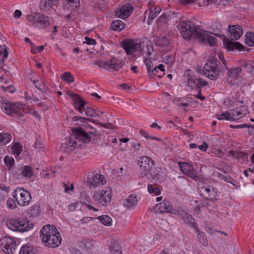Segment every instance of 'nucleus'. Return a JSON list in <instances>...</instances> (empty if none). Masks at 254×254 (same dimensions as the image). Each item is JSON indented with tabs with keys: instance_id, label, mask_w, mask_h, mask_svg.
Instances as JSON below:
<instances>
[{
	"instance_id": "obj_5",
	"label": "nucleus",
	"mask_w": 254,
	"mask_h": 254,
	"mask_svg": "<svg viewBox=\"0 0 254 254\" xmlns=\"http://www.w3.org/2000/svg\"><path fill=\"white\" fill-rule=\"evenodd\" d=\"M121 45L128 55L135 52H142L145 47V42L138 39L125 40L122 41Z\"/></svg>"
},
{
	"instance_id": "obj_62",
	"label": "nucleus",
	"mask_w": 254,
	"mask_h": 254,
	"mask_svg": "<svg viewBox=\"0 0 254 254\" xmlns=\"http://www.w3.org/2000/svg\"><path fill=\"white\" fill-rule=\"evenodd\" d=\"M211 189L208 188V187H202L201 188V190H200L201 192V195H203L204 197H205V195L208 194L211 190Z\"/></svg>"
},
{
	"instance_id": "obj_60",
	"label": "nucleus",
	"mask_w": 254,
	"mask_h": 254,
	"mask_svg": "<svg viewBox=\"0 0 254 254\" xmlns=\"http://www.w3.org/2000/svg\"><path fill=\"white\" fill-rule=\"evenodd\" d=\"M1 88L3 91H7L9 93H13L15 91V88L11 85L7 86L6 87L2 86Z\"/></svg>"
},
{
	"instance_id": "obj_34",
	"label": "nucleus",
	"mask_w": 254,
	"mask_h": 254,
	"mask_svg": "<svg viewBox=\"0 0 254 254\" xmlns=\"http://www.w3.org/2000/svg\"><path fill=\"white\" fill-rule=\"evenodd\" d=\"M110 252L112 254H122V247L118 242H114L111 246Z\"/></svg>"
},
{
	"instance_id": "obj_50",
	"label": "nucleus",
	"mask_w": 254,
	"mask_h": 254,
	"mask_svg": "<svg viewBox=\"0 0 254 254\" xmlns=\"http://www.w3.org/2000/svg\"><path fill=\"white\" fill-rule=\"evenodd\" d=\"M149 8L150 11L148 16L147 23L148 25H150L152 21L155 17H156L157 16L158 14L157 13L156 11H154V10H153V9L151 8V7H150Z\"/></svg>"
},
{
	"instance_id": "obj_26",
	"label": "nucleus",
	"mask_w": 254,
	"mask_h": 254,
	"mask_svg": "<svg viewBox=\"0 0 254 254\" xmlns=\"http://www.w3.org/2000/svg\"><path fill=\"white\" fill-rule=\"evenodd\" d=\"M59 0H41L40 7L41 9L49 10L53 5H56Z\"/></svg>"
},
{
	"instance_id": "obj_6",
	"label": "nucleus",
	"mask_w": 254,
	"mask_h": 254,
	"mask_svg": "<svg viewBox=\"0 0 254 254\" xmlns=\"http://www.w3.org/2000/svg\"><path fill=\"white\" fill-rule=\"evenodd\" d=\"M7 226L12 231L24 232L31 229L33 225L29 221L22 218H18L9 220L7 223Z\"/></svg>"
},
{
	"instance_id": "obj_13",
	"label": "nucleus",
	"mask_w": 254,
	"mask_h": 254,
	"mask_svg": "<svg viewBox=\"0 0 254 254\" xmlns=\"http://www.w3.org/2000/svg\"><path fill=\"white\" fill-rule=\"evenodd\" d=\"M140 175L142 177L146 176L154 165V161L149 157L145 156L140 158Z\"/></svg>"
},
{
	"instance_id": "obj_38",
	"label": "nucleus",
	"mask_w": 254,
	"mask_h": 254,
	"mask_svg": "<svg viewBox=\"0 0 254 254\" xmlns=\"http://www.w3.org/2000/svg\"><path fill=\"white\" fill-rule=\"evenodd\" d=\"M245 44L248 46H254V33L248 32L246 35Z\"/></svg>"
},
{
	"instance_id": "obj_57",
	"label": "nucleus",
	"mask_w": 254,
	"mask_h": 254,
	"mask_svg": "<svg viewBox=\"0 0 254 254\" xmlns=\"http://www.w3.org/2000/svg\"><path fill=\"white\" fill-rule=\"evenodd\" d=\"M164 62L167 64H172L174 62V58L172 55H167L163 58Z\"/></svg>"
},
{
	"instance_id": "obj_1",
	"label": "nucleus",
	"mask_w": 254,
	"mask_h": 254,
	"mask_svg": "<svg viewBox=\"0 0 254 254\" xmlns=\"http://www.w3.org/2000/svg\"><path fill=\"white\" fill-rule=\"evenodd\" d=\"M72 136L74 138H70L68 142L63 143L61 145V149L68 153L71 152L76 148L81 145V142L88 143L91 140L93 137L97 135V131L93 128V130L90 132L85 131L81 127H74L71 129Z\"/></svg>"
},
{
	"instance_id": "obj_24",
	"label": "nucleus",
	"mask_w": 254,
	"mask_h": 254,
	"mask_svg": "<svg viewBox=\"0 0 254 254\" xmlns=\"http://www.w3.org/2000/svg\"><path fill=\"white\" fill-rule=\"evenodd\" d=\"M8 55V48L5 45H0V72L1 75H3L2 72L6 71L5 69L2 68L4 66V60L7 58Z\"/></svg>"
},
{
	"instance_id": "obj_63",
	"label": "nucleus",
	"mask_w": 254,
	"mask_h": 254,
	"mask_svg": "<svg viewBox=\"0 0 254 254\" xmlns=\"http://www.w3.org/2000/svg\"><path fill=\"white\" fill-rule=\"evenodd\" d=\"M85 42H84V43H86L87 44L89 45H94L96 43L95 39L90 38L89 37L87 36L85 37Z\"/></svg>"
},
{
	"instance_id": "obj_39",
	"label": "nucleus",
	"mask_w": 254,
	"mask_h": 254,
	"mask_svg": "<svg viewBox=\"0 0 254 254\" xmlns=\"http://www.w3.org/2000/svg\"><path fill=\"white\" fill-rule=\"evenodd\" d=\"M34 147L39 152H44L45 146L41 140L40 136H37L34 143Z\"/></svg>"
},
{
	"instance_id": "obj_45",
	"label": "nucleus",
	"mask_w": 254,
	"mask_h": 254,
	"mask_svg": "<svg viewBox=\"0 0 254 254\" xmlns=\"http://www.w3.org/2000/svg\"><path fill=\"white\" fill-rule=\"evenodd\" d=\"M4 161L5 164L8 168V170H10L12 167H13L15 164V161L13 158L8 156H6L4 157Z\"/></svg>"
},
{
	"instance_id": "obj_46",
	"label": "nucleus",
	"mask_w": 254,
	"mask_h": 254,
	"mask_svg": "<svg viewBox=\"0 0 254 254\" xmlns=\"http://www.w3.org/2000/svg\"><path fill=\"white\" fill-rule=\"evenodd\" d=\"M98 219L104 225L109 226L111 224L112 219L107 215H103L99 216Z\"/></svg>"
},
{
	"instance_id": "obj_31",
	"label": "nucleus",
	"mask_w": 254,
	"mask_h": 254,
	"mask_svg": "<svg viewBox=\"0 0 254 254\" xmlns=\"http://www.w3.org/2000/svg\"><path fill=\"white\" fill-rule=\"evenodd\" d=\"M65 7L70 10H74L79 6V0H64Z\"/></svg>"
},
{
	"instance_id": "obj_59",
	"label": "nucleus",
	"mask_w": 254,
	"mask_h": 254,
	"mask_svg": "<svg viewBox=\"0 0 254 254\" xmlns=\"http://www.w3.org/2000/svg\"><path fill=\"white\" fill-rule=\"evenodd\" d=\"M6 204L7 207L10 209H13L16 207L15 201L11 198H9L7 199Z\"/></svg>"
},
{
	"instance_id": "obj_17",
	"label": "nucleus",
	"mask_w": 254,
	"mask_h": 254,
	"mask_svg": "<svg viewBox=\"0 0 254 254\" xmlns=\"http://www.w3.org/2000/svg\"><path fill=\"white\" fill-rule=\"evenodd\" d=\"M59 235V232L57 229L51 225H46L44 226L40 231V236L42 239V242L54 234Z\"/></svg>"
},
{
	"instance_id": "obj_14",
	"label": "nucleus",
	"mask_w": 254,
	"mask_h": 254,
	"mask_svg": "<svg viewBox=\"0 0 254 254\" xmlns=\"http://www.w3.org/2000/svg\"><path fill=\"white\" fill-rule=\"evenodd\" d=\"M215 35L218 37L222 38L223 45L228 51H233L235 49L242 51L244 48L242 44L239 42L230 41L224 35L220 34H215Z\"/></svg>"
},
{
	"instance_id": "obj_48",
	"label": "nucleus",
	"mask_w": 254,
	"mask_h": 254,
	"mask_svg": "<svg viewBox=\"0 0 254 254\" xmlns=\"http://www.w3.org/2000/svg\"><path fill=\"white\" fill-rule=\"evenodd\" d=\"M188 85L190 86V88L193 89H197V79L196 77H189L188 78Z\"/></svg>"
},
{
	"instance_id": "obj_64",
	"label": "nucleus",
	"mask_w": 254,
	"mask_h": 254,
	"mask_svg": "<svg viewBox=\"0 0 254 254\" xmlns=\"http://www.w3.org/2000/svg\"><path fill=\"white\" fill-rule=\"evenodd\" d=\"M224 104L228 108L233 107L234 104L233 101H232L230 98L226 99Z\"/></svg>"
},
{
	"instance_id": "obj_40",
	"label": "nucleus",
	"mask_w": 254,
	"mask_h": 254,
	"mask_svg": "<svg viewBox=\"0 0 254 254\" xmlns=\"http://www.w3.org/2000/svg\"><path fill=\"white\" fill-rule=\"evenodd\" d=\"M217 176L219 179L224 180L226 182L232 184L234 186H236L237 182L231 177L225 176L220 173H217Z\"/></svg>"
},
{
	"instance_id": "obj_51",
	"label": "nucleus",
	"mask_w": 254,
	"mask_h": 254,
	"mask_svg": "<svg viewBox=\"0 0 254 254\" xmlns=\"http://www.w3.org/2000/svg\"><path fill=\"white\" fill-rule=\"evenodd\" d=\"M85 115L86 116L89 117H99V114H98L96 111L90 107H87L85 111Z\"/></svg>"
},
{
	"instance_id": "obj_41",
	"label": "nucleus",
	"mask_w": 254,
	"mask_h": 254,
	"mask_svg": "<svg viewBox=\"0 0 254 254\" xmlns=\"http://www.w3.org/2000/svg\"><path fill=\"white\" fill-rule=\"evenodd\" d=\"M11 151L14 154L18 156L22 151V146L20 143L16 142L11 147Z\"/></svg>"
},
{
	"instance_id": "obj_12",
	"label": "nucleus",
	"mask_w": 254,
	"mask_h": 254,
	"mask_svg": "<svg viewBox=\"0 0 254 254\" xmlns=\"http://www.w3.org/2000/svg\"><path fill=\"white\" fill-rule=\"evenodd\" d=\"M178 165L183 174L195 181L198 179L197 171L194 170L192 165L186 162H180Z\"/></svg>"
},
{
	"instance_id": "obj_11",
	"label": "nucleus",
	"mask_w": 254,
	"mask_h": 254,
	"mask_svg": "<svg viewBox=\"0 0 254 254\" xmlns=\"http://www.w3.org/2000/svg\"><path fill=\"white\" fill-rule=\"evenodd\" d=\"M16 246V241L8 236H5L0 240V249L7 254H12Z\"/></svg>"
},
{
	"instance_id": "obj_55",
	"label": "nucleus",
	"mask_w": 254,
	"mask_h": 254,
	"mask_svg": "<svg viewBox=\"0 0 254 254\" xmlns=\"http://www.w3.org/2000/svg\"><path fill=\"white\" fill-rule=\"evenodd\" d=\"M161 171V169L160 168H151V170L149 171L150 172V174L153 176L157 177L158 176L160 175Z\"/></svg>"
},
{
	"instance_id": "obj_54",
	"label": "nucleus",
	"mask_w": 254,
	"mask_h": 254,
	"mask_svg": "<svg viewBox=\"0 0 254 254\" xmlns=\"http://www.w3.org/2000/svg\"><path fill=\"white\" fill-rule=\"evenodd\" d=\"M145 63L146 65L148 73H150V71L154 68L153 62L150 60L146 59Z\"/></svg>"
},
{
	"instance_id": "obj_2",
	"label": "nucleus",
	"mask_w": 254,
	"mask_h": 254,
	"mask_svg": "<svg viewBox=\"0 0 254 254\" xmlns=\"http://www.w3.org/2000/svg\"><path fill=\"white\" fill-rule=\"evenodd\" d=\"M221 64L219 61L213 57L207 60L202 70L201 74L205 75L211 80L218 78L221 71Z\"/></svg>"
},
{
	"instance_id": "obj_35",
	"label": "nucleus",
	"mask_w": 254,
	"mask_h": 254,
	"mask_svg": "<svg viewBox=\"0 0 254 254\" xmlns=\"http://www.w3.org/2000/svg\"><path fill=\"white\" fill-rule=\"evenodd\" d=\"M19 254H36V250L32 246L25 245L21 247Z\"/></svg>"
},
{
	"instance_id": "obj_56",
	"label": "nucleus",
	"mask_w": 254,
	"mask_h": 254,
	"mask_svg": "<svg viewBox=\"0 0 254 254\" xmlns=\"http://www.w3.org/2000/svg\"><path fill=\"white\" fill-rule=\"evenodd\" d=\"M149 75L152 76H158L159 78H161L162 75L159 72V69L157 67V66H154V68L152 70L150 73L148 74Z\"/></svg>"
},
{
	"instance_id": "obj_9",
	"label": "nucleus",
	"mask_w": 254,
	"mask_h": 254,
	"mask_svg": "<svg viewBox=\"0 0 254 254\" xmlns=\"http://www.w3.org/2000/svg\"><path fill=\"white\" fill-rule=\"evenodd\" d=\"M93 64L99 67H103L107 70L112 71H118L124 65V62L112 58L107 61L98 60L94 62Z\"/></svg>"
},
{
	"instance_id": "obj_8",
	"label": "nucleus",
	"mask_w": 254,
	"mask_h": 254,
	"mask_svg": "<svg viewBox=\"0 0 254 254\" xmlns=\"http://www.w3.org/2000/svg\"><path fill=\"white\" fill-rule=\"evenodd\" d=\"M0 106L1 109L5 113L8 115H12L13 114H16L18 117H23L24 112L22 110L23 105L18 104L16 105L13 103H11L7 101H4L1 98V101H0Z\"/></svg>"
},
{
	"instance_id": "obj_3",
	"label": "nucleus",
	"mask_w": 254,
	"mask_h": 254,
	"mask_svg": "<svg viewBox=\"0 0 254 254\" xmlns=\"http://www.w3.org/2000/svg\"><path fill=\"white\" fill-rule=\"evenodd\" d=\"M178 29L184 39L189 40L192 35H194L197 39L198 37V31L201 29L197 26L195 27L194 23L190 20L181 21L178 25Z\"/></svg>"
},
{
	"instance_id": "obj_15",
	"label": "nucleus",
	"mask_w": 254,
	"mask_h": 254,
	"mask_svg": "<svg viewBox=\"0 0 254 254\" xmlns=\"http://www.w3.org/2000/svg\"><path fill=\"white\" fill-rule=\"evenodd\" d=\"M197 32L198 37L197 39L199 43L205 44L207 42L211 46L217 44V39L214 37L209 35L207 31L201 29V31H198Z\"/></svg>"
},
{
	"instance_id": "obj_23",
	"label": "nucleus",
	"mask_w": 254,
	"mask_h": 254,
	"mask_svg": "<svg viewBox=\"0 0 254 254\" xmlns=\"http://www.w3.org/2000/svg\"><path fill=\"white\" fill-rule=\"evenodd\" d=\"M133 7L131 5H125L118 8L116 15L122 19L127 18L132 12Z\"/></svg>"
},
{
	"instance_id": "obj_30",
	"label": "nucleus",
	"mask_w": 254,
	"mask_h": 254,
	"mask_svg": "<svg viewBox=\"0 0 254 254\" xmlns=\"http://www.w3.org/2000/svg\"><path fill=\"white\" fill-rule=\"evenodd\" d=\"M126 24L120 20H114L111 25L112 29L115 31H121L125 28Z\"/></svg>"
},
{
	"instance_id": "obj_28",
	"label": "nucleus",
	"mask_w": 254,
	"mask_h": 254,
	"mask_svg": "<svg viewBox=\"0 0 254 254\" xmlns=\"http://www.w3.org/2000/svg\"><path fill=\"white\" fill-rule=\"evenodd\" d=\"M33 175V171L32 168L28 165H25L22 167L21 173L19 176H22L25 179H30Z\"/></svg>"
},
{
	"instance_id": "obj_58",
	"label": "nucleus",
	"mask_w": 254,
	"mask_h": 254,
	"mask_svg": "<svg viewBox=\"0 0 254 254\" xmlns=\"http://www.w3.org/2000/svg\"><path fill=\"white\" fill-rule=\"evenodd\" d=\"M208 83L207 81H205L203 80L202 79L199 78L198 79H197V89H199L201 87H205L206 85H207Z\"/></svg>"
},
{
	"instance_id": "obj_7",
	"label": "nucleus",
	"mask_w": 254,
	"mask_h": 254,
	"mask_svg": "<svg viewBox=\"0 0 254 254\" xmlns=\"http://www.w3.org/2000/svg\"><path fill=\"white\" fill-rule=\"evenodd\" d=\"M12 194L18 204L21 206L28 205L32 199L31 195L28 190L19 187L16 188Z\"/></svg>"
},
{
	"instance_id": "obj_52",
	"label": "nucleus",
	"mask_w": 254,
	"mask_h": 254,
	"mask_svg": "<svg viewBox=\"0 0 254 254\" xmlns=\"http://www.w3.org/2000/svg\"><path fill=\"white\" fill-rule=\"evenodd\" d=\"M217 196V193L215 189L213 188L211 189L208 194L205 195V197L207 199H210L213 200Z\"/></svg>"
},
{
	"instance_id": "obj_32",
	"label": "nucleus",
	"mask_w": 254,
	"mask_h": 254,
	"mask_svg": "<svg viewBox=\"0 0 254 254\" xmlns=\"http://www.w3.org/2000/svg\"><path fill=\"white\" fill-rule=\"evenodd\" d=\"M232 112L233 110H229L220 115H216L217 119L219 120H226L227 121H233Z\"/></svg>"
},
{
	"instance_id": "obj_4",
	"label": "nucleus",
	"mask_w": 254,
	"mask_h": 254,
	"mask_svg": "<svg viewBox=\"0 0 254 254\" xmlns=\"http://www.w3.org/2000/svg\"><path fill=\"white\" fill-rule=\"evenodd\" d=\"M29 24L39 29H46L50 25V18L39 13L31 14L27 16Z\"/></svg>"
},
{
	"instance_id": "obj_44",
	"label": "nucleus",
	"mask_w": 254,
	"mask_h": 254,
	"mask_svg": "<svg viewBox=\"0 0 254 254\" xmlns=\"http://www.w3.org/2000/svg\"><path fill=\"white\" fill-rule=\"evenodd\" d=\"M242 66L247 69V71L251 73H254V62H244L242 63Z\"/></svg>"
},
{
	"instance_id": "obj_18",
	"label": "nucleus",
	"mask_w": 254,
	"mask_h": 254,
	"mask_svg": "<svg viewBox=\"0 0 254 254\" xmlns=\"http://www.w3.org/2000/svg\"><path fill=\"white\" fill-rule=\"evenodd\" d=\"M228 70L227 81L231 85H234L235 81L238 79V76L242 71L241 67L228 68H226Z\"/></svg>"
},
{
	"instance_id": "obj_42",
	"label": "nucleus",
	"mask_w": 254,
	"mask_h": 254,
	"mask_svg": "<svg viewBox=\"0 0 254 254\" xmlns=\"http://www.w3.org/2000/svg\"><path fill=\"white\" fill-rule=\"evenodd\" d=\"M61 78L64 81L67 82L69 84L74 82V78L73 75L69 72H65L62 74Z\"/></svg>"
},
{
	"instance_id": "obj_19",
	"label": "nucleus",
	"mask_w": 254,
	"mask_h": 254,
	"mask_svg": "<svg viewBox=\"0 0 254 254\" xmlns=\"http://www.w3.org/2000/svg\"><path fill=\"white\" fill-rule=\"evenodd\" d=\"M62 242V238L61 235L57 234H54L48 238L42 241V243L49 247H58Z\"/></svg>"
},
{
	"instance_id": "obj_29",
	"label": "nucleus",
	"mask_w": 254,
	"mask_h": 254,
	"mask_svg": "<svg viewBox=\"0 0 254 254\" xmlns=\"http://www.w3.org/2000/svg\"><path fill=\"white\" fill-rule=\"evenodd\" d=\"M194 231L197 234V237L199 242L204 246H206L208 245V241L205 236V233L202 231H200L197 227L194 229Z\"/></svg>"
},
{
	"instance_id": "obj_37",
	"label": "nucleus",
	"mask_w": 254,
	"mask_h": 254,
	"mask_svg": "<svg viewBox=\"0 0 254 254\" xmlns=\"http://www.w3.org/2000/svg\"><path fill=\"white\" fill-rule=\"evenodd\" d=\"M183 220L190 227L193 228L194 230L198 227L194 218L191 215L189 214Z\"/></svg>"
},
{
	"instance_id": "obj_21",
	"label": "nucleus",
	"mask_w": 254,
	"mask_h": 254,
	"mask_svg": "<svg viewBox=\"0 0 254 254\" xmlns=\"http://www.w3.org/2000/svg\"><path fill=\"white\" fill-rule=\"evenodd\" d=\"M229 37L233 40H236L239 39L242 33V27L238 25H234L229 26Z\"/></svg>"
},
{
	"instance_id": "obj_36",
	"label": "nucleus",
	"mask_w": 254,
	"mask_h": 254,
	"mask_svg": "<svg viewBox=\"0 0 254 254\" xmlns=\"http://www.w3.org/2000/svg\"><path fill=\"white\" fill-rule=\"evenodd\" d=\"M11 134L8 133H0V146L5 145L9 142L11 140Z\"/></svg>"
},
{
	"instance_id": "obj_20",
	"label": "nucleus",
	"mask_w": 254,
	"mask_h": 254,
	"mask_svg": "<svg viewBox=\"0 0 254 254\" xmlns=\"http://www.w3.org/2000/svg\"><path fill=\"white\" fill-rule=\"evenodd\" d=\"M172 209L171 202L167 200H164L158 203L154 207V210L157 213L169 212Z\"/></svg>"
},
{
	"instance_id": "obj_33",
	"label": "nucleus",
	"mask_w": 254,
	"mask_h": 254,
	"mask_svg": "<svg viewBox=\"0 0 254 254\" xmlns=\"http://www.w3.org/2000/svg\"><path fill=\"white\" fill-rule=\"evenodd\" d=\"M82 203L84 205L86 206L87 208H88L90 210H92L95 211H97L98 210V209L93 207L92 205H90V203H91V200L90 197L86 194L83 195L82 198Z\"/></svg>"
},
{
	"instance_id": "obj_25",
	"label": "nucleus",
	"mask_w": 254,
	"mask_h": 254,
	"mask_svg": "<svg viewBox=\"0 0 254 254\" xmlns=\"http://www.w3.org/2000/svg\"><path fill=\"white\" fill-rule=\"evenodd\" d=\"M70 97L74 102L75 105V109L77 110L80 113L83 112V109L85 107V102L82 98L77 94H72Z\"/></svg>"
},
{
	"instance_id": "obj_61",
	"label": "nucleus",
	"mask_w": 254,
	"mask_h": 254,
	"mask_svg": "<svg viewBox=\"0 0 254 254\" xmlns=\"http://www.w3.org/2000/svg\"><path fill=\"white\" fill-rule=\"evenodd\" d=\"M24 41L25 43H28L31 46V52L32 53H34V54H35L36 53V51L35 50H34V47L35 46V44H33L31 41L30 40V39H29L28 37H25L24 38Z\"/></svg>"
},
{
	"instance_id": "obj_53",
	"label": "nucleus",
	"mask_w": 254,
	"mask_h": 254,
	"mask_svg": "<svg viewBox=\"0 0 254 254\" xmlns=\"http://www.w3.org/2000/svg\"><path fill=\"white\" fill-rule=\"evenodd\" d=\"M72 120L74 121H79V123L78 124L79 125L83 126V124L84 123H86L87 121H92V119H88L87 118L82 117H79V116H74Z\"/></svg>"
},
{
	"instance_id": "obj_10",
	"label": "nucleus",
	"mask_w": 254,
	"mask_h": 254,
	"mask_svg": "<svg viewBox=\"0 0 254 254\" xmlns=\"http://www.w3.org/2000/svg\"><path fill=\"white\" fill-rule=\"evenodd\" d=\"M93 199L103 206H107L111 202L112 193L110 190H101L94 192Z\"/></svg>"
},
{
	"instance_id": "obj_16",
	"label": "nucleus",
	"mask_w": 254,
	"mask_h": 254,
	"mask_svg": "<svg viewBox=\"0 0 254 254\" xmlns=\"http://www.w3.org/2000/svg\"><path fill=\"white\" fill-rule=\"evenodd\" d=\"M88 180L89 186L90 188L92 187H97L104 185L106 181L104 177L101 174L92 173Z\"/></svg>"
},
{
	"instance_id": "obj_49",
	"label": "nucleus",
	"mask_w": 254,
	"mask_h": 254,
	"mask_svg": "<svg viewBox=\"0 0 254 254\" xmlns=\"http://www.w3.org/2000/svg\"><path fill=\"white\" fill-rule=\"evenodd\" d=\"M147 190L149 193H154L156 195H158L161 193V191L158 188L154 187L152 185L150 184L148 185Z\"/></svg>"
},
{
	"instance_id": "obj_47",
	"label": "nucleus",
	"mask_w": 254,
	"mask_h": 254,
	"mask_svg": "<svg viewBox=\"0 0 254 254\" xmlns=\"http://www.w3.org/2000/svg\"><path fill=\"white\" fill-rule=\"evenodd\" d=\"M40 210V207L39 205H35L32 206L30 209L29 214L30 216L35 217L37 216Z\"/></svg>"
},
{
	"instance_id": "obj_22",
	"label": "nucleus",
	"mask_w": 254,
	"mask_h": 254,
	"mask_svg": "<svg viewBox=\"0 0 254 254\" xmlns=\"http://www.w3.org/2000/svg\"><path fill=\"white\" fill-rule=\"evenodd\" d=\"M231 110L234 111L232 114L233 121L245 117L248 112V107L245 105L241 106L240 107H237L235 109H231Z\"/></svg>"
},
{
	"instance_id": "obj_27",
	"label": "nucleus",
	"mask_w": 254,
	"mask_h": 254,
	"mask_svg": "<svg viewBox=\"0 0 254 254\" xmlns=\"http://www.w3.org/2000/svg\"><path fill=\"white\" fill-rule=\"evenodd\" d=\"M137 202V195L130 194L127 199L124 200V205L125 206L130 208L136 205Z\"/></svg>"
},
{
	"instance_id": "obj_43",
	"label": "nucleus",
	"mask_w": 254,
	"mask_h": 254,
	"mask_svg": "<svg viewBox=\"0 0 254 254\" xmlns=\"http://www.w3.org/2000/svg\"><path fill=\"white\" fill-rule=\"evenodd\" d=\"M22 110H24V112H23V116H24L25 114L29 113L32 115L34 116L37 118L40 119V116L38 114L37 112L33 110L32 109L28 108L27 107L23 105V108H22Z\"/></svg>"
}]
</instances>
